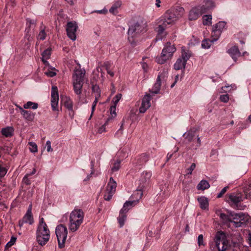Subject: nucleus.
Returning <instances> with one entry per match:
<instances>
[{
    "instance_id": "1",
    "label": "nucleus",
    "mask_w": 251,
    "mask_h": 251,
    "mask_svg": "<svg viewBox=\"0 0 251 251\" xmlns=\"http://www.w3.org/2000/svg\"><path fill=\"white\" fill-rule=\"evenodd\" d=\"M184 9L180 6H176L175 9L167 10L164 15L157 21L158 26L156 28L157 35L155 38L156 41L162 40L166 36L164 32L167 26L174 24L184 14Z\"/></svg>"
},
{
    "instance_id": "2",
    "label": "nucleus",
    "mask_w": 251,
    "mask_h": 251,
    "mask_svg": "<svg viewBox=\"0 0 251 251\" xmlns=\"http://www.w3.org/2000/svg\"><path fill=\"white\" fill-rule=\"evenodd\" d=\"M84 213L80 209H74L72 211L69 217V229L72 232L78 229L83 222Z\"/></svg>"
},
{
    "instance_id": "3",
    "label": "nucleus",
    "mask_w": 251,
    "mask_h": 251,
    "mask_svg": "<svg viewBox=\"0 0 251 251\" xmlns=\"http://www.w3.org/2000/svg\"><path fill=\"white\" fill-rule=\"evenodd\" d=\"M85 74V70L81 69L80 66L78 68H75L74 70L72 81L75 92L77 95H80L81 93Z\"/></svg>"
},
{
    "instance_id": "4",
    "label": "nucleus",
    "mask_w": 251,
    "mask_h": 251,
    "mask_svg": "<svg viewBox=\"0 0 251 251\" xmlns=\"http://www.w3.org/2000/svg\"><path fill=\"white\" fill-rule=\"evenodd\" d=\"M144 31V27L138 23L129 26L128 30V40L132 46H135L138 41L137 38Z\"/></svg>"
},
{
    "instance_id": "5",
    "label": "nucleus",
    "mask_w": 251,
    "mask_h": 251,
    "mask_svg": "<svg viewBox=\"0 0 251 251\" xmlns=\"http://www.w3.org/2000/svg\"><path fill=\"white\" fill-rule=\"evenodd\" d=\"M249 216L242 212L231 213V222L236 227H242L249 220Z\"/></svg>"
},
{
    "instance_id": "6",
    "label": "nucleus",
    "mask_w": 251,
    "mask_h": 251,
    "mask_svg": "<svg viewBox=\"0 0 251 251\" xmlns=\"http://www.w3.org/2000/svg\"><path fill=\"white\" fill-rule=\"evenodd\" d=\"M55 234L57 238L58 247L61 249L64 247L67 237L68 230L66 226L62 224L58 225L55 228Z\"/></svg>"
},
{
    "instance_id": "7",
    "label": "nucleus",
    "mask_w": 251,
    "mask_h": 251,
    "mask_svg": "<svg viewBox=\"0 0 251 251\" xmlns=\"http://www.w3.org/2000/svg\"><path fill=\"white\" fill-rule=\"evenodd\" d=\"M50 238V231L48 227H37L36 231L37 241L41 246H44Z\"/></svg>"
},
{
    "instance_id": "8",
    "label": "nucleus",
    "mask_w": 251,
    "mask_h": 251,
    "mask_svg": "<svg viewBox=\"0 0 251 251\" xmlns=\"http://www.w3.org/2000/svg\"><path fill=\"white\" fill-rule=\"evenodd\" d=\"M216 246L218 251H225L228 247V241L225 234L222 231H218L215 237Z\"/></svg>"
},
{
    "instance_id": "9",
    "label": "nucleus",
    "mask_w": 251,
    "mask_h": 251,
    "mask_svg": "<svg viewBox=\"0 0 251 251\" xmlns=\"http://www.w3.org/2000/svg\"><path fill=\"white\" fill-rule=\"evenodd\" d=\"M228 199L227 200L229 204L233 208L241 209L239 203L242 201V197L240 194L234 193L228 195Z\"/></svg>"
},
{
    "instance_id": "10",
    "label": "nucleus",
    "mask_w": 251,
    "mask_h": 251,
    "mask_svg": "<svg viewBox=\"0 0 251 251\" xmlns=\"http://www.w3.org/2000/svg\"><path fill=\"white\" fill-rule=\"evenodd\" d=\"M32 204L29 205L25 214L22 220H20L19 222L20 226H23L24 223H28L29 225H32L33 223L34 220L32 214Z\"/></svg>"
},
{
    "instance_id": "11",
    "label": "nucleus",
    "mask_w": 251,
    "mask_h": 251,
    "mask_svg": "<svg viewBox=\"0 0 251 251\" xmlns=\"http://www.w3.org/2000/svg\"><path fill=\"white\" fill-rule=\"evenodd\" d=\"M77 26L75 23L72 22L67 23L66 31L68 37L71 40L75 41L76 38V31Z\"/></svg>"
},
{
    "instance_id": "12",
    "label": "nucleus",
    "mask_w": 251,
    "mask_h": 251,
    "mask_svg": "<svg viewBox=\"0 0 251 251\" xmlns=\"http://www.w3.org/2000/svg\"><path fill=\"white\" fill-rule=\"evenodd\" d=\"M59 97L58 94V89L57 87L52 86L51 93V105L53 111L57 110V106L58 103Z\"/></svg>"
},
{
    "instance_id": "13",
    "label": "nucleus",
    "mask_w": 251,
    "mask_h": 251,
    "mask_svg": "<svg viewBox=\"0 0 251 251\" xmlns=\"http://www.w3.org/2000/svg\"><path fill=\"white\" fill-rule=\"evenodd\" d=\"M204 11L202 7L198 6L193 7L189 12L188 18L190 21L196 20L203 13Z\"/></svg>"
},
{
    "instance_id": "14",
    "label": "nucleus",
    "mask_w": 251,
    "mask_h": 251,
    "mask_svg": "<svg viewBox=\"0 0 251 251\" xmlns=\"http://www.w3.org/2000/svg\"><path fill=\"white\" fill-rule=\"evenodd\" d=\"M151 96L150 94H146L142 99L141 105L139 108V112L141 113H144L151 106L150 101Z\"/></svg>"
},
{
    "instance_id": "15",
    "label": "nucleus",
    "mask_w": 251,
    "mask_h": 251,
    "mask_svg": "<svg viewBox=\"0 0 251 251\" xmlns=\"http://www.w3.org/2000/svg\"><path fill=\"white\" fill-rule=\"evenodd\" d=\"M176 51V48L170 43H167L162 50V56L167 57L168 59L172 57L173 53Z\"/></svg>"
},
{
    "instance_id": "16",
    "label": "nucleus",
    "mask_w": 251,
    "mask_h": 251,
    "mask_svg": "<svg viewBox=\"0 0 251 251\" xmlns=\"http://www.w3.org/2000/svg\"><path fill=\"white\" fill-rule=\"evenodd\" d=\"M167 71L164 72L163 75L159 74L157 76L156 81L154 84L151 92L152 94H158L160 91L161 86V80L162 78H164L165 75L167 74Z\"/></svg>"
},
{
    "instance_id": "17",
    "label": "nucleus",
    "mask_w": 251,
    "mask_h": 251,
    "mask_svg": "<svg viewBox=\"0 0 251 251\" xmlns=\"http://www.w3.org/2000/svg\"><path fill=\"white\" fill-rule=\"evenodd\" d=\"M151 175V172L150 171H145L143 172L139 180L140 185L144 187L145 185L149 182Z\"/></svg>"
},
{
    "instance_id": "18",
    "label": "nucleus",
    "mask_w": 251,
    "mask_h": 251,
    "mask_svg": "<svg viewBox=\"0 0 251 251\" xmlns=\"http://www.w3.org/2000/svg\"><path fill=\"white\" fill-rule=\"evenodd\" d=\"M228 53L235 61H236L237 58L241 56V52L237 46L231 47L228 50Z\"/></svg>"
},
{
    "instance_id": "19",
    "label": "nucleus",
    "mask_w": 251,
    "mask_h": 251,
    "mask_svg": "<svg viewBox=\"0 0 251 251\" xmlns=\"http://www.w3.org/2000/svg\"><path fill=\"white\" fill-rule=\"evenodd\" d=\"M197 200L199 202L200 206L201 209H202V210H208L209 203L208 200L207 198L204 196H201L198 197Z\"/></svg>"
},
{
    "instance_id": "20",
    "label": "nucleus",
    "mask_w": 251,
    "mask_h": 251,
    "mask_svg": "<svg viewBox=\"0 0 251 251\" xmlns=\"http://www.w3.org/2000/svg\"><path fill=\"white\" fill-rule=\"evenodd\" d=\"M216 214L220 217L223 223L225 224L228 225L231 222V213L229 215H227L224 213L221 212L220 210L216 212Z\"/></svg>"
},
{
    "instance_id": "21",
    "label": "nucleus",
    "mask_w": 251,
    "mask_h": 251,
    "mask_svg": "<svg viewBox=\"0 0 251 251\" xmlns=\"http://www.w3.org/2000/svg\"><path fill=\"white\" fill-rule=\"evenodd\" d=\"M14 129L12 126H6L1 130V134L5 137H11L14 134Z\"/></svg>"
},
{
    "instance_id": "22",
    "label": "nucleus",
    "mask_w": 251,
    "mask_h": 251,
    "mask_svg": "<svg viewBox=\"0 0 251 251\" xmlns=\"http://www.w3.org/2000/svg\"><path fill=\"white\" fill-rule=\"evenodd\" d=\"M144 187H142V186L140 185L138 188L136 189V190L134 192V193L131 196V199H135L133 201H137L138 203L139 201V200L142 198V196L143 195L142 188Z\"/></svg>"
},
{
    "instance_id": "23",
    "label": "nucleus",
    "mask_w": 251,
    "mask_h": 251,
    "mask_svg": "<svg viewBox=\"0 0 251 251\" xmlns=\"http://www.w3.org/2000/svg\"><path fill=\"white\" fill-rule=\"evenodd\" d=\"M137 203V201L131 200L126 201L124 204L123 208L121 209L122 210V212H127L129 209L131 208L133 206L136 205Z\"/></svg>"
},
{
    "instance_id": "24",
    "label": "nucleus",
    "mask_w": 251,
    "mask_h": 251,
    "mask_svg": "<svg viewBox=\"0 0 251 251\" xmlns=\"http://www.w3.org/2000/svg\"><path fill=\"white\" fill-rule=\"evenodd\" d=\"M117 186V184L116 181L113 179L112 177H111L109 179V181L107 184L106 187V191L114 194L116 188Z\"/></svg>"
},
{
    "instance_id": "25",
    "label": "nucleus",
    "mask_w": 251,
    "mask_h": 251,
    "mask_svg": "<svg viewBox=\"0 0 251 251\" xmlns=\"http://www.w3.org/2000/svg\"><path fill=\"white\" fill-rule=\"evenodd\" d=\"M186 62L181 58H178L174 65L176 70H179L185 68Z\"/></svg>"
},
{
    "instance_id": "26",
    "label": "nucleus",
    "mask_w": 251,
    "mask_h": 251,
    "mask_svg": "<svg viewBox=\"0 0 251 251\" xmlns=\"http://www.w3.org/2000/svg\"><path fill=\"white\" fill-rule=\"evenodd\" d=\"M214 6V3L212 0H206L204 1V4H203L201 7H202L204 13L207 10L213 8Z\"/></svg>"
},
{
    "instance_id": "27",
    "label": "nucleus",
    "mask_w": 251,
    "mask_h": 251,
    "mask_svg": "<svg viewBox=\"0 0 251 251\" xmlns=\"http://www.w3.org/2000/svg\"><path fill=\"white\" fill-rule=\"evenodd\" d=\"M126 212H122V210L120 211V215L118 218V223L120 225V227H122L125 224V222L126 220Z\"/></svg>"
},
{
    "instance_id": "28",
    "label": "nucleus",
    "mask_w": 251,
    "mask_h": 251,
    "mask_svg": "<svg viewBox=\"0 0 251 251\" xmlns=\"http://www.w3.org/2000/svg\"><path fill=\"white\" fill-rule=\"evenodd\" d=\"M22 115L24 118L28 121H32L34 119L35 114L30 111H23Z\"/></svg>"
},
{
    "instance_id": "29",
    "label": "nucleus",
    "mask_w": 251,
    "mask_h": 251,
    "mask_svg": "<svg viewBox=\"0 0 251 251\" xmlns=\"http://www.w3.org/2000/svg\"><path fill=\"white\" fill-rule=\"evenodd\" d=\"M210 187L208 182L205 180H201L197 185V189L199 190H204Z\"/></svg>"
},
{
    "instance_id": "30",
    "label": "nucleus",
    "mask_w": 251,
    "mask_h": 251,
    "mask_svg": "<svg viewBox=\"0 0 251 251\" xmlns=\"http://www.w3.org/2000/svg\"><path fill=\"white\" fill-rule=\"evenodd\" d=\"M45 26H44L43 23H42L40 27V31L37 37L38 40H44L46 39L47 34L45 32Z\"/></svg>"
},
{
    "instance_id": "31",
    "label": "nucleus",
    "mask_w": 251,
    "mask_h": 251,
    "mask_svg": "<svg viewBox=\"0 0 251 251\" xmlns=\"http://www.w3.org/2000/svg\"><path fill=\"white\" fill-rule=\"evenodd\" d=\"M50 54H51V49H49V48L45 50L44 51V52L42 53V61L44 63V64H46L48 62L47 60L50 58Z\"/></svg>"
},
{
    "instance_id": "32",
    "label": "nucleus",
    "mask_w": 251,
    "mask_h": 251,
    "mask_svg": "<svg viewBox=\"0 0 251 251\" xmlns=\"http://www.w3.org/2000/svg\"><path fill=\"white\" fill-rule=\"evenodd\" d=\"M62 101L63 102L64 106L68 110H73V102L70 98L68 97H65L62 99Z\"/></svg>"
},
{
    "instance_id": "33",
    "label": "nucleus",
    "mask_w": 251,
    "mask_h": 251,
    "mask_svg": "<svg viewBox=\"0 0 251 251\" xmlns=\"http://www.w3.org/2000/svg\"><path fill=\"white\" fill-rule=\"evenodd\" d=\"M191 55V52L187 50H185L184 47L182 48V54L181 59L185 61L186 62L190 58Z\"/></svg>"
},
{
    "instance_id": "34",
    "label": "nucleus",
    "mask_w": 251,
    "mask_h": 251,
    "mask_svg": "<svg viewBox=\"0 0 251 251\" xmlns=\"http://www.w3.org/2000/svg\"><path fill=\"white\" fill-rule=\"evenodd\" d=\"M121 5V1H117L115 2L112 7L109 9V12L113 14H116L118 13L117 9L120 7Z\"/></svg>"
},
{
    "instance_id": "35",
    "label": "nucleus",
    "mask_w": 251,
    "mask_h": 251,
    "mask_svg": "<svg viewBox=\"0 0 251 251\" xmlns=\"http://www.w3.org/2000/svg\"><path fill=\"white\" fill-rule=\"evenodd\" d=\"M226 23L225 22L220 21L213 25V28L216 30L222 32L223 29L225 28Z\"/></svg>"
},
{
    "instance_id": "36",
    "label": "nucleus",
    "mask_w": 251,
    "mask_h": 251,
    "mask_svg": "<svg viewBox=\"0 0 251 251\" xmlns=\"http://www.w3.org/2000/svg\"><path fill=\"white\" fill-rule=\"evenodd\" d=\"M38 107L37 103L33 102L32 101H28L24 105V109L32 108L33 109H36Z\"/></svg>"
},
{
    "instance_id": "37",
    "label": "nucleus",
    "mask_w": 251,
    "mask_h": 251,
    "mask_svg": "<svg viewBox=\"0 0 251 251\" xmlns=\"http://www.w3.org/2000/svg\"><path fill=\"white\" fill-rule=\"evenodd\" d=\"M221 34V32L219 31L216 30L215 29H213L212 28V31L211 34V37L212 38V41L215 42L217 41L219 37L220 36Z\"/></svg>"
},
{
    "instance_id": "38",
    "label": "nucleus",
    "mask_w": 251,
    "mask_h": 251,
    "mask_svg": "<svg viewBox=\"0 0 251 251\" xmlns=\"http://www.w3.org/2000/svg\"><path fill=\"white\" fill-rule=\"evenodd\" d=\"M183 136L185 137V139L189 142H191L193 141L195 135L194 132L192 131H189L188 133H185Z\"/></svg>"
},
{
    "instance_id": "39",
    "label": "nucleus",
    "mask_w": 251,
    "mask_h": 251,
    "mask_svg": "<svg viewBox=\"0 0 251 251\" xmlns=\"http://www.w3.org/2000/svg\"><path fill=\"white\" fill-rule=\"evenodd\" d=\"M212 43H214V42L212 41V39L204 40L202 42L201 47L203 49H208L210 48Z\"/></svg>"
},
{
    "instance_id": "40",
    "label": "nucleus",
    "mask_w": 251,
    "mask_h": 251,
    "mask_svg": "<svg viewBox=\"0 0 251 251\" xmlns=\"http://www.w3.org/2000/svg\"><path fill=\"white\" fill-rule=\"evenodd\" d=\"M212 16L210 15H206L203 17V24L209 25L211 24Z\"/></svg>"
},
{
    "instance_id": "41",
    "label": "nucleus",
    "mask_w": 251,
    "mask_h": 251,
    "mask_svg": "<svg viewBox=\"0 0 251 251\" xmlns=\"http://www.w3.org/2000/svg\"><path fill=\"white\" fill-rule=\"evenodd\" d=\"M100 95H95V100L93 102V105H92V113H91V116L89 118V119H90L93 115V114L95 110V107H96V106L98 103V101L99 100V98H100Z\"/></svg>"
},
{
    "instance_id": "42",
    "label": "nucleus",
    "mask_w": 251,
    "mask_h": 251,
    "mask_svg": "<svg viewBox=\"0 0 251 251\" xmlns=\"http://www.w3.org/2000/svg\"><path fill=\"white\" fill-rule=\"evenodd\" d=\"M100 95H95V100L93 102V105H92V113H91V116L89 118V119H90L93 115V114L95 110V107H96V106L98 103V101L99 100V98H100Z\"/></svg>"
},
{
    "instance_id": "43",
    "label": "nucleus",
    "mask_w": 251,
    "mask_h": 251,
    "mask_svg": "<svg viewBox=\"0 0 251 251\" xmlns=\"http://www.w3.org/2000/svg\"><path fill=\"white\" fill-rule=\"evenodd\" d=\"M168 59L167 58V57L162 56V53L161 52L160 56L156 57L155 61L157 63L162 64L164 63Z\"/></svg>"
},
{
    "instance_id": "44",
    "label": "nucleus",
    "mask_w": 251,
    "mask_h": 251,
    "mask_svg": "<svg viewBox=\"0 0 251 251\" xmlns=\"http://www.w3.org/2000/svg\"><path fill=\"white\" fill-rule=\"evenodd\" d=\"M28 144L30 146L29 150L32 152H36L38 151L37 145L36 144L33 142H30L28 143Z\"/></svg>"
},
{
    "instance_id": "45",
    "label": "nucleus",
    "mask_w": 251,
    "mask_h": 251,
    "mask_svg": "<svg viewBox=\"0 0 251 251\" xmlns=\"http://www.w3.org/2000/svg\"><path fill=\"white\" fill-rule=\"evenodd\" d=\"M121 160H117L114 163L111 168L112 172H116L119 170L120 168Z\"/></svg>"
},
{
    "instance_id": "46",
    "label": "nucleus",
    "mask_w": 251,
    "mask_h": 251,
    "mask_svg": "<svg viewBox=\"0 0 251 251\" xmlns=\"http://www.w3.org/2000/svg\"><path fill=\"white\" fill-rule=\"evenodd\" d=\"M104 66L105 67V69L106 70L107 73L108 74H109L111 76H114V73L110 70V63L109 62H107L104 63Z\"/></svg>"
},
{
    "instance_id": "47",
    "label": "nucleus",
    "mask_w": 251,
    "mask_h": 251,
    "mask_svg": "<svg viewBox=\"0 0 251 251\" xmlns=\"http://www.w3.org/2000/svg\"><path fill=\"white\" fill-rule=\"evenodd\" d=\"M122 95L121 94H118L113 98L112 102L114 103V105L116 106L117 104L122 98Z\"/></svg>"
},
{
    "instance_id": "48",
    "label": "nucleus",
    "mask_w": 251,
    "mask_h": 251,
    "mask_svg": "<svg viewBox=\"0 0 251 251\" xmlns=\"http://www.w3.org/2000/svg\"><path fill=\"white\" fill-rule=\"evenodd\" d=\"M16 241V238L15 237L12 236L11 238V239H10V241H9L6 244V245L5 246V248H8L11 247L12 245H13L14 244V243H15Z\"/></svg>"
},
{
    "instance_id": "49",
    "label": "nucleus",
    "mask_w": 251,
    "mask_h": 251,
    "mask_svg": "<svg viewBox=\"0 0 251 251\" xmlns=\"http://www.w3.org/2000/svg\"><path fill=\"white\" fill-rule=\"evenodd\" d=\"M114 194L112 193H110V192H107L106 191L105 192V193L104 195V197H103V198L106 201H110L111 198H112V197L113 196Z\"/></svg>"
},
{
    "instance_id": "50",
    "label": "nucleus",
    "mask_w": 251,
    "mask_h": 251,
    "mask_svg": "<svg viewBox=\"0 0 251 251\" xmlns=\"http://www.w3.org/2000/svg\"><path fill=\"white\" fill-rule=\"evenodd\" d=\"M92 90L95 95H100V90L98 86L94 85L92 87Z\"/></svg>"
},
{
    "instance_id": "51",
    "label": "nucleus",
    "mask_w": 251,
    "mask_h": 251,
    "mask_svg": "<svg viewBox=\"0 0 251 251\" xmlns=\"http://www.w3.org/2000/svg\"><path fill=\"white\" fill-rule=\"evenodd\" d=\"M220 100L224 102H227L229 100L228 95L227 94L222 95L220 97Z\"/></svg>"
},
{
    "instance_id": "52",
    "label": "nucleus",
    "mask_w": 251,
    "mask_h": 251,
    "mask_svg": "<svg viewBox=\"0 0 251 251\" xmlns=\"http://www.w3.org/2000/svg\"><path fill=\"white\" fill-rule=\"evenodd\" d=\"M198 244L199 246H204V243L203 242V237L202 234H200L198 236Z\"/></svg>"
},
{
    "instance_id": "53",
    "label": "nucleus",
    "mask_w": 251,
    "mask_h": 251,
    "mask_svg": "<svg viewBox=\"0 0 251 251\" xmlns=\"http://www.w3.org/2000/svg\"><path fill=\"white\" fill-rule=\"evenodd\" d=\"M110 120V118H108L105 123L102 125L101 127H100L98 129V132L99 133H102L103 132L105 131V126L107 124L108 121Z\"/></svg>"
},
{
    "instance_id": "54",
    "label": "nucleus",
    "mask_w": 251,
    "mask_h": 251,
    "mask_svg": "<svg viewBox=\"0 0 251 251\" xmlns=\"http://www.w3.org/2000/svg\"><path fill=\"white\" fill-rule=\"evenodd\" d=\"M38 227H48L46 223L45 222L43 218H42L40 219Z\"/></svg>"
},
{
    "instance_id": "55",
    "label": "nucleus",
    "mask_w": 251,
    "mask_h": 251,
    "mask_svg": "<svg viewBox=\"0 0 251 251\" xmlns=\"http://www.w3.org/2000/svg\"><path fill=\"white\" fill-rule=\"evenodd\" d=\"M116 105H112L110 108V114L111 115V116L113 117H114L116 116Z\"/></svg>"
},
{
    "instance_id": "56",
    "label": "nucleus",
    "mask_w": 251,
    "mask_h": 251,
    "mask_svg": "<svg viewBox=\"0 0 251 251\" xmlns=\"http://www.w3.org/2000/svg\"><path fill=\"white\" fill-rule=\"evenodd\" d=\"M6 173L7 170L0 165V177L4 176Z\"/></svg>"
},
{
    "instance_id": "57",
    "label": "nucleus",
    "mask_w": 251,
    "mask_h": 251,
    "mask_svg": "<svg viewBox=\"0 0 251 251\" xmlns=\"http://www.w3.org/2000/svg\"><path fill=\"white\" fill-rule=\"evenodd\" d=\"M228 186L225 187L221 192L218 194L217 198H221L223 196V195L226 192V191L228 189Z\"/></svg>"
},
{
    "instance_id": "58",
    "label": "nucleus",
    "mask_w": 251,
    "mask_h": 251,
    "mask_svg": "<svg viewBox=\"0 0 251 251\" xmlns=\"http://www.w3.org/2000/svg\"><path fill=\"white\" fill-rule=\"evenodd\" d=\"M197 144L195 146L193 147V148L195 150H197L198 148H199L201 146V140L200 138L199 137V136H197Z\"/></svg>"
},
{
    "instance_id": "59",
    "label": "nucleus",
    "mask_w": 251,
    "mask_h": 251,
    "mask_svg": "<svg viewBox=\"0 0 251 251\" xmlns=\"http://www.w3.org/2000/svg\"><path fill=\"white\" fill-rule=\"evenodd\" d=\"M196 168V164L195 163H193L189 168H188L187 170V174L188 175H191L193 171Z\"/></svg>"
},
{
    "instance_id": "60",
    "label": "nucleus",
    "mask_w": 251,
    "mask_h": 251,
    "mask_svg": "<svg viewBox=\"0 0 251 251\" xmlns=\"http://www.w3.org/2000/svg\"><path fill=\"white\" fill-rule=\"evenodd\" d=\"M46 145L47 148V150L48 152H51L52 151V149L51 147V142L50 141H47Z\"/></svg>"
},
{
    "instance_id": "61",
    "label": "nucleus",
    "mask_w": 251,
    "mask_h": 251,
    "mask_svg": "<svg viewBox=\"0 0 251 251\" xmlns=\"http://www.w3.org/2000/svg\"><path fill=\"white\" fill-rule=\"evenodd\" d=\"M36 21L34 20H31L30 19H26V25L28 26H30L32 25H35Z\"/></svg>"
},
{
    "instance_id": "62",
    "label": "nucleus",
    "mask_w": 251,
    "mask_h": 251,
    "mask_svg": "<svg viewBox=\"0 0 251 251\" xmlns=\"http://www.w3.org/2000/svg\"><path fill=\"white\" fill-rule=\"evenodd\" d=\"M94 164L93 161H91V169H92V171L91 172V173L90 175H88L87 176V178L84 179V181H87L89 180L91 177V175L94 173Z\"/></svg>"
},
{
    "instance_id": "63",
    "label": "nucleus",
    "mask_w": 251,
    "mask_h": 251,
    "mask_svg": "<svg viewBox=\"0 0 251 251\" xmlns=\"http://www.w3.org/2000/svg\"><path fill=\"white\" fill-rule=\"evenodd\" d=\"M45 74L48 76L53 77L56 75V73L54 72L49 71L46 72Z\"/></svg>"
},
{
    "instance_id": "64",
    "label": "nucleus",
    "mask_w": 251,
    "mask_h": 251,
    "mask_svg": "<svg viewBox=\"0 0 251 251\" xmlns=\"http://www.w3.org/2000/svg\"><path fill=\"white\" fill-rule=\"evenodd\" d=\"M141 158L144 162H146L149 160V157L146 154H143L141 156Z\"/></svg>"
}]
</instances>
